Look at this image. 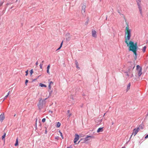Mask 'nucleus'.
Masks as SVG:
<instances>
[{
    "label": "nucleus",
    "instance_id": "obj_40",
    "mask_svg": "<svg viewBox=\"0 0 148 148\" xmlns=\"http://www.w3.org/2000/svg\"><path fill=\"white\" fill-rule=\"evenodd\" d=\"M38 61H37L36 63V65H38Z\"/></svg>",
    "mask_w": 148,
    "mask_h": 148
},
{
    "label": "nucleus",
    "instance_id": "obj_51",
    "mask_svg": "<svg viewBox=\"0 0 148 148\" xmlns=\"http://www.w3.org/2000/svg\"><path fill=\"white\" fill-rule=\"evenodd\" d=\"M35 79H34V81H35Z\"/></svg>",
    "mask_w": 148,
    "mask_h": 148
},
{
    "label": "nucleus",
    "instance_id": "obj_17",
    "mask_svg": "<svg viewBox=\"0 0 148 148\" xmlns=\"http://www.w3.org/2000/svg\"><path fill=\"white\" fill-rule=\"evenodd\" d=\"M14 145L15 146H17L18 145V138H17L16 140V143Z\"/></svg>",
    "mask_w": 148,
    "mask_h": 148
},
{
    "label": "nucleus",
    "instance_id": "obj_7",
    "mask_svg": "<svg viewBox=\"0 0 148 148\" xmlns=\"http://www.w3.org/2000/svg\"><path fill=\"white\" fill-rule=\"evenodd\" d=\"M4 118V113H2L0 115V121H2Z\"/></svg>",
    "mask_w": 148,
    "mask_h": 148
},
{
    "label": "nucleus",
    "instance_id": "obj_21",
    "mask_svg": "<svg viewBox=\"0 0 148 148\" xmlns=\"http://www.w3.org/2000/svg\"><path fill=\"white\" fill-rule=\"evenodd\" d=\"M146 47L145 46L142 49V51L143 52H144L145 51Z\"/></svg>",
    "mask_w": 148,
    "mask_h": 148
},
{
    "label": "nucleus",
    "instance_id": "obj_29",
    "mask_svg": "<svg viewBox=\"0 0 148 148\" xmlns=\"http://www.w3.org/2000/svg\"><path fill=\"white\" fill-rule=\"evenodd\" d=\"M28 82V80L27 79H26L25 81V84L26 86L27 85V83Z\"/></svg>",
    "mask_w": 148,
    "mask_h": 148
},
{
    "label": "nucleus",
    "instance_id": "obj_23",
    "mask_svg": "<svg viewBox=\"0 0 148 148\" xmlns=\"http://www.w3.org/2000/svg\"><path fill=\"white\" fill-rule=\"evenodd\" d=\"M9 92H10L9 91V92L8 93V94H7V95H6L5 96V97H4V99H6L8 97V96L9 95Z\"/></svg>",
    "mask_w": 148,
    "mask_h": 148
},
{
    "label": "nucleus",
    "instance_id": "obj_16",
    "mask_svg": "<svg viewBox=\"0 0 148 148\" xmlns=\"http://www.w3.org/2000/svg\"><path fill=\"white\" fill-rule=\"evenodd\" d=\"M63 41L60 44V47L56 50V51H58V50L60 49V48H61V47L62 46V44H63Z\"/></svg>",
    "mask_w": 148,
    "mask_h": 148
},
{
    "label": "nucleus",
    "instance_id": "obj_25",
    "mask_svg": "<svg viewBox=\"0 0 148 148\" xmlns=\"http://www.w3.org/2000/svg\"><path fill=\"white\" fill-rule=\"evenodd\" d=\"M33 73V70L32 69H31L30 71V73L31 76L32 75V74Z\"/></svg>",
    "mask_w": 148,
    "mask_h": 148
},
{
    "label": "nucleus",
    "instance_id": "obj_20",
    "mask_svg": "<svg viewBox=\"0 0 148 148\" xmlns=\"http://www.w3.org/2000/svg\"><path fill=\"white\" fill-rule=\"evenodd\" d=\"M6 134L5 133L2 136V140H5V136Z\"/></svg>",
    "mask_w": 148,
    "mask_h": 148
},
{
    "label": "nucleus",
    "instance_id": "obj_43",
    "mask_svg": "<svg viewBox=\"0 0 148 148\" xmlns=\"http://www.w3.org/2000/svg\"><path fill=\"white\" fill-rule=\"evenodd\" d=\"M80 140L78 142V143H76V144H79V142H80Z\"/></svg>",
    "mask_w": 148,
    "mask_h": 148
},
{
    "label": "nucleus",
    "instance_id": "obj_47",
    "mask_svg": "<svg viewBox=\"0 0 148 148\" xmlns=\"http://www.w3.org/2000/svg\"><path fill=\"white\" fill-rule=\"evenodd\" d=\"M17 0H16V1H15V2H17Z\"/></svg>",
    "mask_w": 148,
    "mask_h": 148
},
{
    "label": "nucleus",
    "instance_id": "obj_11",
    "mask_svg": "<svg viewBox=\"0 0 148 148\" xmlns=\"http://www.w3.org/2000/svg\"><path fill=\"white\" fill-rule=\"evenodd\" d=\"M92 36L95 38H96L97 37V34H96V31L95 30H92Z\"/></svg>",
    "mask_w": 148,
    "mask_h": 148
},
{
    "label": "nucleus",
    "instance_id": "obj_41",
    "mask_svg": "<svg viewBox=\"0 0 148 148\" xmlns=\"http://www.w3.org/2000/svg\"><path fill=\"white\" fill-rule=\"evenodd\" d=\"M72 148V147H71V146H70V147H67L66 148Z\"/></svg>",
    "mask_w": 148,
    "mask_h": 148
},
{
    "label": "nucleus",
    "instance_id": "obj_22",
    "mask_svg": "<svg viewBox=\"0 0 148 148\" xmlns=\"http://www.w3.org/2000/svg\"><path fill=\"white\" fill-rule=\"evenodd\" d=\"M59 132L60 133V136L62 137V138L63 139L64 138L63 137L62 134V133L61 132V131H59Z\"/></svg>",
    "mask_w": 148,
    "mask_h": 148
},
{
    "label": "nucleus",
    "instance_id": "obj_30",
    "mask_svg": "<svg viewBox=\"0 0 148 148\" xmlns=\"http://www.w3.org/2000/svg\"><path fill=\"white\" fill-rule=\"evenodd\" d=\"M28 70H27V71H25V73H26V74H25V76H27V75H28Z\"/></svg>",
    "mask_w": 148,
    "mask_h": 148
},
{
    "label": "nucleus",
    "instance_id": "obj_5",
    "mask_svg": "<svg viewBox=\"0 0 148 148\" xmlns=\"http://www.w3.org/2000/svg\"><path fill=\"white\" fill-rule=\"evenodd\" d=\"M140 128L139 127H137V128H135L134 129L133 132L132 133V134L131 135L132 136L133 134H134V136L136 135L138 132L139 131Z\"/></svg>",
    "mask_w": 148,
    "mask_h": 148
},
{
    "label": "nucleus",
    "instance_id": "obj_31",
    "mask_svg": "<svg viewBox=\"0 0 148 148\" xmlns=\"http://www.w3.org/2000/svg\"><path fill=\"white\" fill-rule=\"evenodd\" d=\"M89 20V19L88 18L87 21L85 23V25H87L88 24V22Z\"/></svg>",
    "mask_w": 148,
    "mask_h": 148
},
{
    "label": "nucleus",
    "instance_id": "obj_55",
    "mask_svg": "<svg viewBox=\"0 0 148 148\" xmlns=\"http://www.w3.org/2000/svg\"><path fill=\"white\" fill-rule=\"evenodd\" d=\"M20 148H22L21 147Z\"/></svg>",
    "mask_w": 148,
    "mask_h": 148
},
{
    "label": "nucleus",
    "instance_id": "obj_37",
    "mask_svg": "<svg viewBox=\"0 0 148 148\" xmlns=\"http://www.w3.org/2000/svg\"><path fill=\"white\" fill-rule=\"evenodd\" d=\"M148 138V134H147L145 137V138L146 139Z\"/></svg>",
    "mask_w": 148,
    "mask_h": 148
},
{
    "label": "nucleus",
    "instance_id": "obj_49",
    "mask_svg": "<svg viewBox=\"0 0 148 148\" xmlns=\"http://www.w3.org/2000/svg\"><path fill=\"white\" fill-rule=\"evenodd\" d=\"M147 116L148 115V113L147 114Z\"/></svg>",
    "mask_w": 148,
    "mask_h": 148
},
{
    "label": "nucleus",
    "instance_id": "obj_39",
    "mask_svg": "<svg viewBox=\"0 0 148 148\" xmlns=\"http://www.w3.org/2000/svg\"><path fill=\"white\" fill-rule=\"evenodd\" d=\"M49 89H50L51 88V85L50 84H49Z\"/></svg>",
    "mask_w": 148,
    "mask_h": 148
},
{
    "label": "nucleus",
    "instance_id": "obj_14",
    "mask_svg": "<svg viewBox=\"0 0 148 148\" xmlns=\"http://www.w3.org/2000/svg\"><path fill=\"white\" fill-rule=\"evenodd\" d=\"M141 70L142 69L140 68V69H139V70L138 72V75L139 77L142 74Z\"/></svg>",
    "mask_w": 148,
    "mask_h": 148
},
{
    "label": "nucleus",
    "instance_id": "obj_4",
    "mask_svg": "<svg viewBox=\"0 0 148 148\" xmlns=\"http://www.w3.org/2000/svg\"><path fill=\"white\" fill-rule=\"evenodd\" d=\"M141 0H140V1H138V0H137L136 2L137 3V5L138 6V8L139 9V10L140 11V12L141 14V15H142V8L140 6V2H141Z\"/></svg>",
    "mask_w": 148,
    "mask_h": 148
},
{
    "label": "nucleus",
    "instance_id": "obj_34",
    "mask_svg": "<svg viewBox=\"0 0 148 148\" xmlns=\"http://www.w3.org/2000/svg\"><path fill=\"white\" fill-rule=\"evenodd\" d=\"M50 65H49L47 67V69H49V68H50Z\"/></svg>",
    "mask_w": 148,
    "mask_h": 148
},
{
    "label": "nucleus",
    "instance_id": "obj_53",
    "mask_svg": "<svg viewBox=\"0 0 148 148\" xmlns=\"http://www.w3.org/2000/svg\"><path fill=\"white\" fill-rule=\"evenodd\" d=\"M100 1H101V0H100Z\"/></svg>",
    "mask_w": 148,
    "mask_h": 148
},
{
    "label": "nucleus",
    "instance_id": "obj_35",
    "mask_svg": "<svg viewBox=\"0 0 148 148\" xmlns=\"http://www.w3.org/2000/svg\"><path fill=\"white\" fill-rule=\"evenodd\" d=\"M139 127L140 129H143V127H142V125H140L139 126Z\"/></svg>",
    "mask_w": 148,
    "mask_h": 148
},
{
    "label": "nucleus",
    "instance_id": "obj_10",
    "mask_svg": "<svg viewBox=\"0 0 148 148\" xmlns=\"http://www.w3.org/2000/svg\"><path fill=\"white\" fill-rule=\"evenodd\" d=\"M85 8L86 5L84 4L82 6V13L83 14L85 13Z\"/></svg>",
    "mask_w": 148,
    "mask_h": 148
},
{
    "label": "nucleus",
    "instance_id": "obj_1",
    "mask_svg": "<svg viewBox=\"0 0 148 148\" xmlns=\"http://www.w3.org/2000/svg\"><path fill=\"white\" fill-rule=\"evenodd\" d=\"M125 42L127 44V46L129 47V50L132 51L135 55V58L136 59L137 57V54L136 51L137 50V43H134L132 41H130L129 43L128 41L126 39Z\"/></svg>",
    "mask_w": 148,
    "mask_h": 148
},
{
    "label": "nucleus",
    "instance_id": "obj_2",
    "mask_svg": "<svg viewBox=\"0 0 148 148\" xmlns=\"http://www.w3.org/2000/svg\"><path fill=\"white\" fill-rule=\"evenodd\" d=\"M47 99V98L42 99L41 98L39 99V102L37 104V106L40 112H44L45 111V100Z\"/></svg>",
    "mask_w": 148,
    "mask_h": 148
},
{
    "label": "nucleus",
    "instance_id": "obj_52",
    "mask_svg": "<svg viewBox=\"0 0 148 148\" xmlns=\"http://www.w3.org/2000/svg\"><path fill=\"white\" fill-rule=\"evenodd\" d=\"M35 79H34V81H35Z\"/></svg>",
    "mask_w": 148,
    "mask_h": 148
},
{
    "label": "nucleus",
    "instance_id": "obj_3",
    "mask_svg": "<svg viewBox=\"0 0 148 148\" xmlns=\"http://www.w3.org/2000/svg\"><path fill=\"white\" fill-rule=\"evenodd\" d=\"M126 31L125 32V34H127V38H126L125 40L127 39L129 40L130 39L131 37V30L130 29H129L128 27V25H127V26H126L125 28Z\"/></svg>",
    "mask_w": 148,
    "mask_h": 148
},
{
    "label": "nucleus",
    "instance_id": "obj_9",
    "mask_svg": "<svg viewBox=\"0 0 148 148\" xmlns=\"http://www.w3.org/2000/svg\"><path fill=\"white\" fill-rule=\"evenodd\" d=\"M125 73H126V75L128 77H133V75L132 72H131L130 73H128V72H125Z\"/></svg>",
    "mask_w": 148,
    "mask_h": 148
},
{
    "label": "nucleus",
    "instance_id": "obj_50",
    "mask_svg": "<svg viewBox=\"0 0 148 148\" xmlns=\"http://www.w3.org/2000/svg\"><path fill=\"white\" fill-rule=\"evenodd\" d=\"M12 1L14 2V0H12Z\"/></svg>",
    "mask_w": 148,
    "mask_h": 148
},
{
    "label": "nucleus",
    "instance_id": "obj_19",
    "mask_svg": "<svg viewBox=\"0 0 148 148\" xmlns=\"http://www.w3.org/2000/svg\"><path fill=\"white\" fill-rule=\"evenodd\" d=\"M40 86L41 87H46V85H45L44 84H42L40 83Z\"/></svg>",
    "mask_w": 148,
    "mask_h": 148
},
{
    "label": "nucleus",
    "instance_id": "obj_28",
    "mask_svg": "<svg viewBox=\"0 0 148 148\" xmlns=\"http://www.w3.org/2000/svg\"><path fill=\"white\" fill-rule=\"evenodd\" d=\"M136 67H137V70L138 69H140V68H141L140 66L138 65H137L136 66Z\"/></svg>",
    "mask_w": 148,
    "mask_h": 148
},
{
    "label": "nucleus",
    "instance_id": "obj_13",
    "mask_svg": "<svg viewBox=\"0 0 148 148\" xmlns=\"http://www.w3.org/2000/svg\"><path fill=\"white\" fill-rule=\"evenodd\" d=\"M103 127H100L98 128L97 130V132H102L103 131Z\"/></svg>",
    "mask_w": 148,
    "mask_h": 148
},
{
    "label": "nucleus",
    "instance_id": "obj_26",
    "mask_svg": "<svg viewBox=\"0 0 148 148\" xmlns=\"http://www.w3.org/2000/svg\"><path fill=\"white\" fill-rule=\"evenodd\" d=\"M45 121L46 119L45 118H44L42 119V122L43 123H44L45 122Z\"/></svg>",
    "mask_w": 148,
    "mask_h": 148
},
{
    "label": "nucleus",
    "instance_id": "obj_36",
    "mask_svg": "<svg viewBox=\"0 0 148 148\" xmlns=\"http://www.w3.org/2000/svg\"><path fill=\"white\" fill-rule=\"evenodd\" d=\"M3 3V2H0V7L2 5Z\"/></svg>",
    "mask_w": 148,
    "mask_h": 148
},
{
    "label": "nucleus",
    "instance_id": "obj_46",
    "mask_svg": "<svg viewBox=\"0 0 148 148\" xmlns=\"http://www.w3.org/2000/svg\"><path fill=\"white\" fill-rule=\"evenodd\" d=\"M16 116V114H15L14 115V116Z\"/></svg>",
    "mask_w": 148,
    "mask_h": 148
},
{
    "label": "nucleus",
    "instance_id": "obj_54",
    "mask_svg": "<svg viewBox=\"0 0 148 148\" xmlns=\"http://www.w3.org/2000/svg\"><path fill=\"white\" fill-rule=\"evenodd\" d=\"M138 0L140 1V0Z\"/></svg>",
    "mask_w": 148,
    "mask_h": 148
},
{
    "label": "nucleus",
    "instance_id": "obj_45",
    "mask_svg": "<svg viewBox=\"0 0 148 148\" xmlns=\"http://www.w3.org/2000/svg\"><path fill=\"white\" fill-rule=\"evenodd\" d=\"M56 139H58V137H56L55 138Z\"/></svg>",
    "mask_w": 148,
    "mask_h": 148
},
{
    "label": "nucleus",
    "instance_id": "obj_48",
    "mask_svg": "<svg viewBox=\"0 0 148 148\" xmlns=\"http://www.w3.org/2000/svg\"><path fill=\"white\" fill-rule=\"evenodd\" d=\"M47 131H46H46H45L46 133H47Z\"/></svg>",
    "mask_w": 148,
    "mask_h": 148
},
{
    "label": "nucleus",
    "instance_id": "obj_38",
    "mask_svg": "<svg viewBox=\"0 0 148 148\" xmlns=\"http://www.w3.org/2000/svg\"><path fill=\"white\" fill-rule=\"evenodd\" d=\"M71 114H69V115L68 116V117L69 118L70 117V116H71Z\"/></svg>",
    "mask_w": 148,
    "mask_h": 148
},
{
    "label": "nucleus",
    "instance_id": "obj_44",
    "mask_svg": "<svg viewBox=\"0 0 148 148\" xmlns=\"http://www.w3.org/2000/svg\"><path fill=\"white\" fill-rule=\"evenodd\" d=\"M44 62V61H43H43H42V63H42H42H43Z\"/></svg>",
    "mask_w": 148,
    "mask_h": 148
},
{
    "label": "nucleus",
    "instance_id": "obj_12",
    "mask_svg": "<svg viewBox=\"0 0 148 148\" xmlns=\"http://www.w3.org/2000/svg\"><path fill=\"white\" fill-rule=\"evenodd\" d=\"M89 138H94V137L93 136H87L85 138V140L87 141L89 140L88 139Z\"/></svg>",
    "mask_w": 148,
    "mask_h": 148
},
{
    "label": "nucleus",
    "instance_id": "obj_27",
    "mask_svg": "<svg viewBox=\"0 0 148 148\" xmlns=\"http://www.w3.org/2000/svg\"><path fill=\"white\" fill-rule=\"evenodd\" d=\"M42 64L40 63V68L42 69Z\"/></svg>",
    "mask_w": 148,
    "mask_h": 148
},
{
    "label": "nucleus",
    "instance_id": "obj_24",
    "mask_svg": "<svg viewBox=\"0 0 148 148\" xmlns=\"http://www.w3.org/2000/svg\"><path fill=\"white\" fill-rule=\"evenodd\" d=\"M130 85H131L130 83H129L127 85V89H130Z\"/></svg>",
    "mask_w": 148,
    "mask_h": 148
},
{
    "label": "nucleus",
    "instance_id": "obj_42",
    "mask_svg": "<svg viewBox=\"0 0 148 148\" xmlns=\"http://www.w3.org/2000/svg\"><path fill=\"white\" fill-rule=\"evenodd\" d=\"M67 112L68 113H69L70 112L69 110H67Z\"/></svg>",
    "mask_w": 148,
    "mask_h": 148
},
{
    "label": "nucleus",
    "instance_id": "obj_18",
    "mask_svg": "<svg viewBox=\"0 0 148 148\" xmlns=\"http://www.w3.org/2000/svg\"><path fill=\"white\" fill-rule=\"evenodd\" d=\"M61 125V123L59 122H58L56 125V127H59Z\"/></svg>",
    "mask_w": 148,
    "mask_h": 148
},
{
    "label": "nucleus",
    "instance_id": "obj_8",
    "mask_svg": "<svg viewBox=\"0 0 148 148\" xmlns=\"http://www.w3.org/2000/svg\"><path fill=\"white\" fill-rule=\"evenodd\" d=\"M134 67H132V66L129 67L128 68V69L127 70V72H128V73H130L131 72H132V70L134 68Z\"/></svg>",
    "mask_w": 148,
    "mask_h": 148
},
{
    "label": "nucleus",
    "instance_id": "obj_6",
    "mask_svg": "<svg viewBox=\"0 0 148 148\" xmlns=\"http://www.w3.org/2000/svg\"><path fill=\"white\" fill-rule=\"evenodd\" d=\"M75 138L74 140V143L75 144H77L76 143L79 139V136L77 134H75Z\"/></svg>",
    "mask_w": 148,
    "mask_h": 148
},
{
    "label": "nucleus",
    "instance_id": "obj_15",
    "mask_svg": "<svg viewBox=\"0 0 148 148\" xmlns=\"http://www.w3.org/2000/svg\"><path fill=\"white\" fill-rule=\"evenodd\" d=\"M75 64L76 65V68L78 69H80L79 67L78 66V64L77 62V61H76L75 62Z\"/></svg>",
    "mask_w": 148,
    "mask_h": 148
},
{
    "label": "nucleus",
    "instance_id": "obj_32",
    "mask_svg": "<svg viewBox=\"0 0 148 148\" xmlns=\"http://www.w3.org/2000/svg\"><path fill=\"white\" fill-rule=\"evenodd\" d=\"M47 73H48L49 74H50V72H49V69H47Z\"/></svg>",
    "mask_w": 148,
    "mask_h": 148
},
{
    "label": "nucleus",
    "instance_id": "obj_33",
    "mask_svg": "<svg viewBox=\"0 0 148 148\" xmlns=\"http://www.w3.org/2000/svg\"><path fill=\"white\" fill-rule=\"evenodd\" d=\"M53 82L52 81H50L49 83V84H50L51 85V84H53Z\"/></svg>",
    "mask_w": 148,
    "mask_h": 148
}]
</instances>
